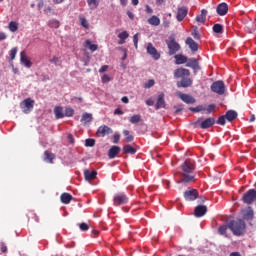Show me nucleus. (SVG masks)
I'll return each instance as SVG.
<instances>
[{
    "label": "nucleus",
    "instance_id": "69168bd1",
    "mask_svg": "<svg viewBox=\"0 0 256 256\" xmlns=\"http://www.w3.org/2000/svg\"><path fill=\"white\" fill-rule=\"evenodd\" d=\"M122 103H129V98L127 96H124L121 98Z\"/></svg>",
    "mask_w": 256,
    "mask_h": 256
},
{
    "label": "nucleus",
    "instance_id": "5701e85b",
    "mask_svg": "<svg viewBox=\"0 0 256 256\" xmlns=\"http://www.w3.org/2000/svg\"><path fill=\"white\" fill-rule=\"evenodd\" d=\"M165 94H159L158 99H157V103L155 105L156 109H165Z\"/></svg>",
    "mask_w": 256,
    "mask_h": 256
},
{
    "label": "nucleus",
    "instance_id": "c85d7f7f",
    "mask_svg": "<svg viewBox=\"0 0 256 256\" xmlns=\"http://www.w3.org/2000/svg\"><path fill=\"white\" fill-rule=\"evenodd\" d=\"M54 113H55L56 119H63V117H65V113H63V107L61 106H56L54 108Z\"/></svg>",
    "mask_w": 256,
    "mask_h": 256
},
{
    "label": "nucleus",
    "instance_id": "79ce46f5",
    "mask_svg": "<svg viewBox=\"0 0 256 256\" xmlns=\"http://www.w3.org/2000/svg\"><path fill=\"white\" fill-rule=\"evenodd\" d=\"M212 29L214 33H223V25L221 24H215Z\"/></svg>",
    "mask_w": 256,
    "mask_h": 256
},
{
    "label": "nucleus",
    "instance_id": "0eeeda50",
    "mask_svg": "<svg viewBox=\"0 0 256 256\" xmlns=\"http://www.w3.org/2000/svg\"><path fill=\"white\" fill-rule=\"evenodd\" d=\"M166 45L169 49V55H175V53L181 49V45H179L175 39L166 41Z\"/></svg>",
    "mask_w": 256,
    "mask_h": 256
},
{
    "label": "nucleus",
    "instance_id": "473e14b6",
    "mask_svg": "<svg viewBox=\"0 0 256 256\" xmlns=\"http://www.w3.org/2000/svg\"><path fill=\"white\" fill-rule=\"evenodd\" d=\"M123 151H124V153L130 154V155H135V153H137V149H135L131 145H125L123 147Z\"/></svg>",
    "mask_w": 256,
    "mask_h": 256
},
{
    "label": "nucleus",
    "instance_id": "1a4fd4ad",
    "mask_svg": "<svg viewBox=\"0 0 256 256\" xmlns=\"http://www.w3.org/2000/svg\"><path fill=\"white\" fill-rule=\"evenodd\" d=\"M22 105L23 113H31V111H33V107H35V100L27 98L23 100Z\"/></svg>",
    "mask_w": 256,
    "mask_h": 256
},
{
    "label": "nucleus",
    "instance_id": "2eb2a0df",
    "mask_svg": "<svg viewBox=\"0 0 256 256\" xmlns=\"http://www.w3.org/2000/svg\"><path fill=\"white\" fill-rule=\"evenodd\" d=\"M178 97L181 99V101L187 103V105H193V103H195L196 101L195 98H193V96L181 92L178 93Z\"/></svg>",
    "mask_w": 256,
    "mask_h": 256
},
{
    "label": "nucleus",
    "instance_id": "20e7f679",
    "mask_svg": "<svg viewBox=\"0 0 256 256\" xmlns=\"http://www.w3.org/2000/svg\"><path fill=\"white\" fill-rule=\"evenodd\" d=\"M242 201L246 205H253L256 201V190L250 189L242 196Z\"/></svg>",
    "mask_w": 256,
    "mask_h": 256
},
{
    "label": "nucleus",
    "instance_id": "8fccbe9b",
    "mask_svg": "<svg viewBox=\"0 0 256 256\" xmlns=\"http://www.w3.org/2000/svg\"><path fill=\"white\" fill-rule=\"evenodd\" d=\"M17 55V48H12L10 51V61H13Z\"/></svg>",
    "mask_w": 256,
    "mask_h": 256
},
{
    "label": "nucleus",
    "instance_id": "338daca9",
    "mask_svg": "<svg viewBox=\"0 0 256 256\" xmlns=\"http://www.w3.org/2000/svg\"><path fill=\"white\" fill-rule=\"evenodd\" d=\"M1 251L3 253H7V247L4 244H2V246H1Z\"/></svg>",
    "mask_w": 256,
    "mask_h": 256
},
{
    "label": "nucleus",
    "instance_id": "a211bd4d",
    "mask_svg": "<svg viewBox=\"0 0 256 256\" xmlns=\"http://www.w3.org/2000/svg\"><path fill=\"white\" fill-rule=\"evenodd\" d=\"M207 214V206L205 205H198L194 209L195 217H204Z\"/></svg>",
    "mask_w": 256,
    "mask_h": 256
},
{
    "label": "nucleus",
    "instance_id": "e2e57ef3",
    "mask_svg": "<svg viewBox=\"0 0 256 256\" xmlns=\"http://www.w3.org/2000/svg\"><path fill=\"white\" fill-rule=\"evenodd\" d=\"M123 110H121V108H117L114 110V115H123Z\"/></svg>",
    "mask_w": 256,
    "mask_h": 256
},
{
    "label": "nucleus",
    "instance_id": "6e6d98bb",
    "mask_svg": "<svg viewBox=\"0 0 256 256\" xmlns=\"http://www.w3.org/2000/svg\"><path fill=\"white\" fill-rule=\"evenodd\" d=\"M174 109H175V114L181 113V111H183V104L174 106Z\"/></svg>",
    "mask_w": 256,
    "mask_h": 256
},
{
    "label": "nucleus",
    "instance_id": "a18cd8bd",
    "mask_svg": "<svg viewBox=\"0 0 256 256\" xmlns=\"http://www.w3.org/2000/svg\"><path fill=\"white\" fill-rule=\"evenodd\" d=\"M50 63H53L56 66L61 65L62 61L61 58L57 57V56H53L52 59H50Z\"/></svg>",
    "mask_w": 256,
    "mask_h": 256
},
{
    "label": "nucleus",
    "instance_id": "6ab92c4d",
    "mask_svg": "<svg viewBox=\"0 0 256 256\" xmlns=\"http://www.w3.org/2000/svg\"><path fill=\"white\" fill-rule=\"evenodd\" d=\"M187 13H188L187 7L178 8L177 15H176L177 21L179 22L183 21L185 17H187Z\"/></svg>",
    "mask_w": 256,
    "mask_h": 256
},
{
    "label": "nucleus",
    "instance_id": "f3484780",
    "mask_svg": "<svg viewBox=\"0 0 256 256\" xmlns=\"http://www.w3.org/2000/svg\"><path fill=\"white\" fill-rule=\"evenodd\" d=\"M84 179L85 181H95L97 179V172L95 170H84Z\"/></svg>",
    "mask_w": 256,
    "mask_h": 256
},
{
    "label": "nucleus",
    "instance_id": "f704fd0d",
    "mask_svg": "<svg viewBox=\"0 0 256 256\" xmlns=\"http://www.w3.org/2000/svg\"><path fill=\"white\" fill-rule=\"evenodd\" d=\"M8 29L12 33H15L19 29V23H17L16 21H11L8 25Z\"/></svg>",
    "mask_w": 256,
    "mask_h": 256
},
{
    "label": "nucleus",
    "instance_id": "c9c22d12",
    "mask_svg": "<svg viewBox=\"0 0 256 256\" xmlns=\"http://www.w3.org/2000/svg\"><path fill=\"white\" fill-rule=\"evenodd\" d=\"M85 45H86V47H88V49H90V51H97V49H98V46H97V44H91V41L90 40H86L85 41Z\"/></svg>",
    "mask_w": 256,
    "mask_h": 256
},
{
    "label": "nucleus",
    "instance_id": "a878e982",
    "mask_svg": "<svg viewBox=\"0 0 256 256\" xmlns=\"http://www.w3.org/2000/svg\"><path fill=\"white\" fill-rule=\"evenodd\" d=\"M226 119L231 123V121H235L237 119L238 114L235 110H228L225 114Z\"/></svg>",
    "mask_w": 256,
    "mask_h": 256
},
{
    "label": "nucleus",
    "instance_id": "7c9ffc66",
    "mask_svg": "<svg viewBox=\"0 0 256 256\" xmlns=\"http://www.w3.org/2000/svg\"><path fill=\"white\" fill-rule=\"evenodd\" d=\"M100 1L101 0H87L89 9H91L92 11L97 9V7H99Z\"/></svg>",
    "mask_w": 256,
    "mask_h": 256
},
{
    "label": "nucleus",
    "instance_id": "052dcab7",
    "mask_svg": "<svg viewBox=\"0 0 256 256\" xmlns=\"http://www.w3.org/2000/svg\"><path fill=\"white\" fill-rule=\"evenodd\" d=\"M113 143H115V144H117V143H119V139H121V135H119V134H115L114 136H113Z\"/></svg>",
    "mask_w": 256,
    "mask_h": 256
},
{
    "label": "nucleus",
    "instance_id": "3c124183",
    "mask_svg": "<svg viewBox=\"0 0 256 256\" xmlns=\"http://www.w3.org/2000/svg\"><path fill=\"white\" fill-rule=\"evenodd\" d=\"M79 228L82 231H89V225H87V223H85V222L80 223Z\"/></svg>",
    "mask_w": 256,
    "mask_h": 256
},
{
    "label": "nucleus",
    "instance_id": "e433bc0d",
    "mask_svg": "<svg viewBox=\"0 0 256 256\" xmlns=\"http://www.w3.org/2000/svg\"><path fill=\"white\" fill-rule=\"evenodd\" d=\"M44 159H45V161H53V159H55V154H53L49 151H45L44 152Z\"/></svg>",
    "mask_w": 256,
    "mask_h": 256
},
{
    "label": "nucleus",
    "instance_id": "09e8293b",
    "mask_svg": "<svg viewBox=\"0 0 256 256\" xmlns=\"http://www.w3.org/2000/svg\"><path fill=\"white\" fill-rule=\"evenodd\" d=\"M155 85V80L150 79L144 84L145 89H151Z\"/></svg>",
    "mask_w": 256,
    "mask_h": 256
},
{
    "label": "nucleus",
    "instance_id": "de8ad7c7",
    "mask_svg": "<svg viewBox=\"0 0 256 256\" xmlns=\"http://www.w3.org/2000/svg\"><path fill=\"white\" fill-rule=\"evenodd\" d=\"M80 23H81L82 27H84V29H89V22L87 21V19L85 17L80 18Z\"/></svg>",
    "mask_w": 256,
    "mask_h": 256
},
{
    "label": "nucleus",
    "instance_id": "4c0bfd02",
    "mask_svg": "<svg viewBox=\"0 0 256 256\" xmlns=\"http://www.w3.org/2000/svg\"><path fill=\"white\" fill-rule=\"evenodd\" d=\"M75 115V110L71 107H67L64 111V117H73Z\"/></svg>",
    "mask_w": 256,
    "mask_h": 256
},
{
    "label": "nucleus",
    "instance_id": "603ef678",
    "mask_svg": "<svg viewBox=\"0 0 256 256\" xmlns=\"http://www.w3.org/2000/svg\"><path fill=\"white\" fill-rule=\"evenodd\" d=\"M118 37L120 38V39H128L129 38V33L127 32V31H123V32H121L120 34H118Z\"/></svg>",
    "mask_w": 256,
    "mask_h": 256
},
{
    "label": "nucleus",
    "instance_id": "0e129e2a",
    "mask_svg": "<svg viewBox=\"0 0 256 256\" xmlns=\"http://www.w3.org/2000/svg\"><path fill=\"white\" fill-rule=\"evenodd\" d=\"M68 141H69L70 143H75V139L73 138V134H69V135H68Z\"/></svg>",
    "mask_w": 256,
    "mask_h": 256
},
{
    "label": "nucleus",
    "instance_id": "f03ea898",
    "mask_svg": "<svg viewBox=\"0 0 256 256\" xmlns=\"http://www.w3.org/2000/svg\"><path fill=\"white\" fill-rule=\"evenodd\" d=\"M228 228L232 231L233 235L241 237L245 233V229H247V224L241 219L232 220L228 223Z\"/></svg>",
    "mask_w": 256,
    "mask_h": 256
},
{
    "label": "nucleus",
    "instance_id": "aec40b11",
    "mask_svg": "<svg viewBox=\"0 0 256 256\" xmlns=\"http://www.w3.org/2000/svg\"><path fill=\"white\" fill-rule=\"evenodd\" d=\"M20 62L22 63V65L26 66L27 69H31V66L33 65L31 63V60L27 59V54L25 53V51H22L20 53Z\"/></svg>",
    "mask_w": 256,
    "mask_h": 256
},
{
    "label": "nucleus",
    "instance_id": "5fc2aeb1",
    "mask_svg": "<svg viewBox=\"0 0 256 256\" xmlns=\"http://www.w3.org/2000/svg\"><path fill=\"white\" fill-rule=\"evenodd\" d=\"M192 37H193L194 39H196L197 41H199V39H201V35H199V31H197V30H194V31L192 32Z\"/></svg>",
    "mask_w": 256,
    "mask_h": 256
},
{
    "label": "nucleus",
    "instance_id": "864d4df0",
    "mask_svg": "<svg viewBox=\"0 0 256 256\" xmlns=\"http://www.w3.org/2000/svg\"><path fill=\"white\" fill-rule=\"evenodd\" d=\"M133 43H134L135 49H137L138 44H139V34H135V35L133 36Z\"/></svg>",
    "mask_w": 256,
    "mask_h": 256
},
{
    "label": "nucleus",
    "instance_id": "f257e3e1",
    "mask_svg": "<svg viewBox=\"0 0 256 256\" xmlns=\"http://www.w3.org/2000/svg\"><path fill=\"white\" fill-rule=\"evenodd\" d=\"M182 173H180L181 180L178 183H192L195 181V176L192 175L195 171V164L191 161H184L180 166Z\"/></svg>",
    "mask_w": 256,
    "mask_h": 256
},
{
    "label": "nucleus",
    "instance_id": "423d86ee",
    "mask_svg": "<svg viewBox=\"0 0 256 256\" xmlns=\"http://www.w3.org/2000/svg\"><path fill=\"white\" fill-rule=\"evenodd\" d=\"M113 203L115 207H119L120 205H127L129 203V197H127L125 193L115 194Z\"/></svg>",
    "mask_w": 256,
    "mask_h": 256
},
{
    "label": "nucleus",
    "instance_id": "2f4dec72",
    "mask_svg": "<svg viewBox=\"0 0 256 256\" xmlns=\"http://www.w3.org/2000/svg\"><path fill=\"white\" fill-rule=\"evenodd\" d=\"M175 59L176 65H183L184 63H187V57L181 54L175 55Z\"/></svg>",
    "mask_w": 256,
    "mask_h": 256
},
{
    "label": "nucleus",
    "instance_id": "6e6552de",
    "mask_svg": "<svg viewBox=\"0 0 256 256\" xmlns=\"http://www.w3.org/2000/svg\"><path fill=\"white\" fill-rule=\"evenodd\" d=\"M199 197V191L197 189L189 188L184 192L185 201H195Z\"/></svg>",
    "mask_w": 256,
    "mask_h": 256
},
{
    "label": "nucleus",
    "instance_id": "a19ab883",
    "mask_svg": "<svg viewBox=\"0 0 256 256\" xmlns=\"http://www.w3.org/2000/svg\"><path fill=\"white\" fill-rule=\"evenodd\" d=\"M227 229H229V226H227V225H222V226L219 227L218 233H219L220 235H227Z\"/></svg>",
    "mask_w": 256,
    "mask_h": 256
},
{
    "label": "nucleus",
    "instance_id": "b1692460",
    "mask_svg": "<svg viewBox=\"0 0 256 256\" xmlns=\"http://www.w3.org/2000/svg\"><path fill=\"white\" fill-rule=\"evenodd\" d=\"M197 23L205 24V21H207V10L202 9L201 13L196 16Z\"/></svg>",
    "mask_w": 256,
    "mask_h": 256
},
{
    "label": "nucleus",
    "instance_id": "393cba45",
    "mask_svg": "<svg viewBox=\"0 0 256 256\" xmlns=\"http://www.w3.org/2000/svg\"><path fill=\"white\" fill-rule=\"evenodd\" d=\"M120 151H121V148H119V146H112L108 152L109 159H115V157H117Z\"/></svg>",
    "mask_w": 256,
    "mask_h": 256
},
{
    "label": "nucleus",
    "instance_id": "ea45409f",
    "mask_svg": "<svg viewBox=\"0 0 256 256\" xmlns=\"http://www.w3.org/2000/svg\"><path fill=\"white\" fill-rule=\"evenodd\" d=\"M123 135L126 137L127 143H131L134 139L133 135L129 134V130H123Z\"/></svg>",
    "mask_w": 256,
    "mask_h": 256
},
{
    "label": "nucleus",
    "instance_id": "bf43d9fd",
    "mask_svg": "<svg viewBox=\"0 0 256 256\" xmlns=\"http://www.w3.org/2000/svg\"><path fill=\"white\" fill-rule=\"evenodd\" d=\"M145 10H146V13H148V15L153 14V8H151V6L146 5Z\"/></svg>",
    "mask_w": 256,
    "mask_h": 256
},
{
    "label": "nucleus",
    "instance_id": "dca6fc26",
    "mask_svg": "<svg viewBox=\"0 0 256 256\" xmlns=\"http://www.w3.org/2000/svg\"><path fill=\"white\" fill-rule=\"evenodd\" d=\"M216 11L218 13V15H220V17H223L225 15H227V13H229V5H227V3H220L217 8Z\"/></svg>",
    "mask_w": 256,
    "mask_h": 256
},
{
    "label": "nucleus",
    "instance_id": "13d9d810",
    "mask_svg": "<svg viewBox=\"0 0 256 256\" xmlns=\"http://www.w3.org/2000/svg\"><path fill=\"white\" fill-rule=\"evenodd\" d=\"M146 105H148V107H153V105H155V101H153V98L146 100Z\"/></svg>",
    "mask_w": 256,
    "mask_h": 256
},
{
    "label": "nucleus",
    "instance_id": "ddd939ff",
    "mask_svg": "<svg viewBox=\"0 0 256 256\" xmlns=\"http://www.w3.org/2000/svg\"><path fill=\"white\" fill-rule=\"evenodd\" d=\"M96 133L98 137H105V135H111V133H113V129L107 125H103L97 129Z\"/></svg>",
    "mask_w": 256,
    "mask_h": 256
},
{
    "label": "nucleus",
    "instance_id": "f8f14e48",
    "mask_svg": "<svg viewBox=\"0 0 256 256\" xmlns=\"http://www.w3.org/2000/svg\"><path fill=\"white\" fill-rule=\"evenodd\" d=\"M176 85L178 89H181V87L187 89V87H191L193 85V79L189 78V76H186L185 78H182L180 81H178Z\"/></svg>",
    "mask_w": 256,
    "mask_h": 256
},
{
    "label": "nucleus",
    "instance_id": "37998d69",
    "mask_svg": "<svg viewBox=\"0 0 256 256\" xmlns=\"http://www.w3.org/2000/svg\"><path fill=\"white\" fill-rule=\"evenodd\" d=\"M139 121H141V115L139 114H135L130 118V123H139Z\"/></svg>",
    "mask_w": 256,
    "mask_h": 256
},
{
    "label": "nucleus",
    "instance_id": "39448f33",
    "mask_svg": "<svg viewBox=\"0 0 256 256\" xmlns=\"http://www.w3.org/2000/svg\"><path fill=\"white\" fill-rule=\"evenodd\" d=\"M213 93H217V95H225V82L223 80H218L212 83L210 87Z\"/></svg>",
    "mask_w": 256,
    "mask_h": 256
},
{
    "label": "nucleus",
    "instance_id": "680f3d73",
    "mask_svg": "<svg viewBox=\"0 0 256 256\" xmlns=\"http://www.w3.org/2000/svg\"><path fill=\"white\" fill-rule=\"evenodd\" d=\"M107 69H109L108 65H103L100 69H99V73H105V71H107Z\"/></svg>",
    "mask_w": 256,
    "mask_h": 256
},
{
    "label": "nucleus",
    "instance_id": "cd10ccee",
    "mask_svg": "<svg viewBox=\"0 0 256 256\" xmlns=\"http://www.w3.org/2000/svg\"><path fill=\"white\" fill-rule=\"evenodd\" d=\"M148 23L149 25H153L154 27H159V25H161V19H159V17H157L156 15H153L148 19Z\"/></svg>",
    "mask_w": 256,
    "mask_h": 256
},
{
    "label": "nucleus",
    "instance_id": "72a5a7b5",
    "mask_svg": "<svg viewBox=\"0 0 256 256\" xmlns=\"http://www.w3.org/2000/svg\"><path fill=\"white\" fill-rule=\"evenodd\" d=\"M189 111H192V113H201V111H206V105H198L196 107H190Z\"/></svg>",
    "mask_w": 256,
    "mask_h": 256
},
{
    "label": "nucleus",
    "instance_id": "c03bdc74",
    "mask_svg": "<svg viewBox=\"0 0 256 256\" xmlns=\"http://www.w3.org/2000/svg\"><path fill=\"white\" fill-rule=\"evenodd\" d=\"M85 147H95V139H93V138L86 139Z\"/></svg>",
    "mask_w": 256,
    "mask_h": 256
},
{
    "label": "nucleus",
    "instance_id": "58836bf2",
    "mask_svg": "<svg viewBox=\"0 0 256 256\" xmlns=\"http://www.w3.org/2000/svg\"><path fill=\"white\" fill-rule=\"evenodd\" d=\"M217 108V105L215 104H209L208 107L206 106V113L207 115H211V113L215 112V109Z\"/></svg>",
    "mask_w": 256,
    "mask_h": 256
},
{
    "label": "nucleus",
    "instance_id": "4d7b16f0",
    "mask_svg": "<svg viewBox=\"0 0 256 256\" xmlns=\"http://www.w3.org/2000/svg\"><path fill=\"white\" fill-rule=\"evenodd\" d=\"M109 81H111V78L109 77V75L104 74L102 76V83H109Z\"/></svg>",
    "mask_w": 256,
    "mask_h": 256
},
{
    "label": "nucleus",
    "instance_id": "49530a36",
    "mask_svg": "<svg viewBox=\"0 0 256 256\" xmlns=\"http://www.w3.org/2000/svg\"><path fill=\"white\" fill-rule=\"evenodd\" d=\"M226 120H227V117L225 116V115H222V116H220L219 118H218V120H216V123L218 124V125H225V123H226Z\"/></svg>",
    "mask_w": 256,
    "mask_h": 256
},
{
    "label": "nucleus",
    "instance_id": "9b49d317",
    "mask_svg": "<svg viewBox=\"0 0 256 256\" xmlns=\"http://www.w3.org/2000/svg\"><path fill=\"white\" fill-rule=\"evenodd\" d=\"M147 53L148 55H151V57L154 58L155 61H158V59H161V54L157 51V48L154 47L152 43H149L147 45Z\"/></svg>",
    "mask_w": 256,
    "mask_h": 256
},
{
    "label": "nucleus",
    "instance_id": "7ed1b4c3",
    "mask_svg": "<svg viewBox=\"0 0 256 256\" xmlns=\"http://www.w3.org/2000/svg\"><path fill=\"white\" fill-rule=\"evenodd\" d=\"M216 123L215 118L209 117L206 118L201 122V118H198L196 122L193 123L195 127H199L200 129H209L210 127H213L214 124Z\"/></svg>",
    "mask_w": 256,
    "mask_h": 256
},
{
    "label": "nucleus",
    "instance_id": "4468645a",
    "mask_svg": "<svg viewBox=\"0 0 256 256\" xmlns=\"http://www.w3.org/2000/svg\"><path fill=\"white\" fill-rule=\"evenodd\" d=\"M241 215L243 219H245L246 221H253V217H254L253 208L247 207L245 209H242Z\"/></svg>",
    "mask_w": 256,
    "mask_h": 256
},
{
    "label": "nucleus",
    "instance_id": "4be33fe9",
    "mask_svg": "<svg viewBox=\"0 0 256 256\" xmlns=\"http://www.w3.org/2000/svg\"><path fill=\"white\" fill-rule=\"evenodd\" d=\"M60 201L64 205H69L71 203V201H73V195H71V194H69L67 192H64L60 196Z\"/></svg>",
    "mask_w": 256,
    "mask_h": 256
},
{
    "label": "nucleus",
    "instance_id": "bb28decb",
    "mask_svg": "<svg viewBox=\"0 0 256 256\" xmlns=\"http://www.w3.org/2000/svg\"><path fill=\"white\" fill-rule=\"evenodd\" d=\"M186 67H191V69H199V62H197V59L195 58L187 59Z\"/></svg>",
    "mask_w": 256,
    "mask_h": 256
},
{
    "label": "nucleus",
    "instance_id": "c756f323",
    "mask_svg": "<svg viewBox=\"0 0 256 256\" xmlns=\"http://www.w3.org/2000/svg\"><path fill=\"white\" fill-rule=\"evenodd\" d=\"M91 121H93V114L86 112L82 115L81 123L87 124V123H91Z\"/></svg>",
    "mask_w": 256,
    "mask_h": 256
},
{
    "label": "nucleus",
    "instance_id": "412c9836",
    "mask_svg": "<svg viewBox=\"0 0 256 256\" xmlns=\"http://www.w3.org/2000/svg\"><path fill=\"white\" fill-rule=\"evenodd\" d=\"M186 45H188L191 51H193L194 53L199 51V44H197V42H195V40H193V38L191 37H188L186 39Z\"/></svg>",
    "mask_w": 256,
    "mask_h": 256
},
{
    "label": "nucleus",
    "instance_id": "774afa93",
    "mask_svg": "<svg viewBox=\"0 0 256 256\" xmlns=\"http://www.w3.org/2000/svg\"><path fill=\"white\" fill-rule=\"evenodd\" d=\"M230 256H241V253H239V252H232V253H230Z\"/></svg>",
    "mask_w": 256,
    "mask_h": 256
},
{
    "label": "nucleus",
    "instance_id": "9d476101",
    "mask_svg": "<svg viewBox=\"0 0 256 256\" xmlns=\"http://www.w3.org/2000/svg\"><path fill=\"white\" fill-rule=\"evenodd\" d=\"M191 71L186 68H178L174 71V78L175 79H185V77H190Z\"/></svg>",
    "mask_w": 256,
    "mask_h": 256
}]
</instances>
